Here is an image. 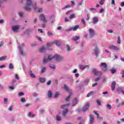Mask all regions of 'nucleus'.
<instances>
[{"label":"nucleus","instance_id":"obj_64","mask_svg":"<svg viewBox=\"0 0 124 124\" xmlns=\"http://www.w3.org/2000/svg\"><path fill=\"white\" fill-rule=\"evenodd\" d=\"M3 67H5V65H2L0 66V68H3Z\"/></svg>","mask_w":124,"mask_h":124},{"label":"nucleus","instance_id":"obj_53","mask_svg":"<svg viewBox=\"0 0 124 124\" xmlns=\"http://www.w3.org/2000/svg\"><path fill=\"white\" fill-rule=\"evenodd\" d=\"M54 44V43H49L47 44V46L49 47L50 46H52V45H53V44Z\"/></svg>","mask_w":124,"mask_h":124},{"label":"nucleus","instance_id":"obj_11","mask_svg":"<svg viewBox=\"0 0 124 124\" xmlns=\"http://www.w3.org/2000/svg\"><path fill=\"white\" fill-rule=\"evenodd\" d=\"M89 33H90V37H93V35H94L95 34L93 30L92 29L89 30Z\"/></svg>","mask_w":124,"mask_h":124},{"label":"nucleus","instance_id":"obj_59","mask_svg":"<svg viewBox=\"0 0 124 124\" xmlns=\"http://www.w3.org/2000/svg\"><path fill=\"white\" fill-rule=\"evenodd\" d=\"M67 51H70V47L68 45L67 46Z\"/></svg>","mask_w":124,"mask_h":124},{"label":"nucleus","instance_id":"obj_18","mask_svg":"<svg viewBox=\"0 0 124 124\" xmlns=\"http://www.w3.org/2000/svg\"><path fill=\"white\" fill-rule=\"evenodd\" d=\"M79 39H80V37L79 36H75L72 38V40H74V41H77Z\"/></svg>","mask_w":124,"mask_h":124},{"label":"nucleus","instance_id":"obj_50","mask_svg":"<svg viewBox=\"0 0 124 124\" xmlns=\"http://www.w3.org/2000/svg\"><path fill=\"white\" fill-rule=\"evenodd\" d=\"M4 43L3 42V41H1L0 43V47H1V46H3Z\"/></svg>","mask_w":124,"mask_h":124},{"label":"nucleus","instance_id":"obj_19","mask_svg":"<svg viewBox=\"0 0 124 124\" xmlns=\"http://www.w3.org/2000/svg\"><path fill=\"white\" fill-rule=\"evenodd\" d=\"M93 113H94V114H95V115H97V118L98 120H103L102 117H99V114L98 113H97L96 112L93 111Z\"/></svg>","mask_w":124,"mask_h":124},{"label":"nucleus","instance_id":"obj_16","mask_svg":"<svg viewBox=\"0 0 124 124\" xmlns=\"http://www.w3.org/2000/svg\"><path fill=\"white\" fill-rule=\"evenodd\" d=\"M93 24H95L98 22V18L97 17L95 16L93 18Z\"/></svg>","mask_w":124,"mask_h":124},{"label":"nucleus","instance_id":"obj_60","mask_svg":"<svg viewBox=\"0 0 124 124\" xmlns=\"http://www.w3.org/2000/svg\"><path fill=\"white\" fill-rule=\"evenodd\" d=\"M50 67H51V68H52V69H55V68H56V66H55V65H52V66H50Z\"/></svg>","mask_w":124,"mask_h":124},{"label":"nucleus","instance_id":"obj_31","mask_svg":"<svg viewBox=\"0 0 124 124\" xmlns=\"http://www.w3.org/2000/svg\"><path fill=\"white\" fill-rule=\"evenodd\" d=\"M59 95H60V92H56L54 95L55 98H57V97H58Z\"/></svg>","mask_w":124,"mask_h":124},{"label":"nucleus","instance_id":"obj_61","mask_svg":"<svg viewBox=\"0 0 124 124\" xmlns=\"http://www.w3.org/2000/svg\"><path fill=\"white\" fill-rule=\"evenodd\" d=\"M15 77H16V79L19 80V76H18V75H16Z\"/></svg>","mask_w":124,"mask_h":124},{"label":"nucleus","instance_id":"obj_62","mask_svg":"<svg viewBox=\"0 0 124 124\" xmlns=\"http://www.w3.org/2000/svg\"><path fill=\"white\" fill-rule=\"evenodd\" d=\"M13 109V106H11V107L9 108V110L10 111H12Z\"/></svg>","mask_w":124,"mask_h":124},{"label":"nucleus","instance_id":"obj_38","mask_svg":"<svg viewBox=\"0 0 124 124\" xmlns=\"http://www.w3.org/2000/svg\"><path fill=\"white\" fill-rule=\"evenodd\" d=\"M93 92H91L89 93H88L87 95V97H90V96H91V95H92V94H93Z\"/></svg>","mask_w":124,"mask_h":124},{"label":"nucleus","instance_id":"obj_39","mask_svg":"<svg viewBox=\"0 0 124 124\" xmlns=\"http://www.w3.org/2000/svg\"><path fill=\"white\" fill-rule=\"evenodd\" d=\"M117 92H121L122 93V91H123V88L122 87H118L117 89Z\"/></svg>","mask_w":124,"mask_h":124},{"label":"nucleus","instance_id":"obj_4","mask_svg":"<svg viewBox=\"0 0 124 124\" xmlns=\"http://www.w3.org/2000/svg\"><path fill=\"white\" fill-rule=\"evenodd\" d=\"M93 72L96 76H99L100 77L102 75V72L97 71L96 69H93Z\"/></svg>","mask_w":124,"mask_h":124},{"label":"nucleus","instance_id":"obj_7","mask_svg":"<svg viewBox=\"0 0 124 124\" xmlns=\"http://www.w3.org/2000/svg\"><path fill=\"white\" fill-rule=\"evenodd\" d=\"M40 19L44 22V23H47V20H46V18H45V16L43 15H41L40 16Z\"/></svg>","mask_w":124,"mask_h":124},{"label":"nucleus","instance_id":"obj_2","mask_svg":"<svg viewBox=\"0 0 124 124\" xmlns=\"http://www.w3.org/2000/svg\"><path fill=\"white\" fill-rule=\"evenodd\" d=\"M52 59H56V61H61L62 60V57H61L59 55H54V56L52 57V55H48V58L47 59L44 58L43 59V62L44 63H46L49 61H51Z\"/></svg>","mask_w":124,"mask_h":124},{"label":"nucleus","instance_id":"obj_30","mask_svg":"<svg viewBox=\"0 0 124 124\" xmlns=\"http://www.w3.org/2000/svg\"><path fill=\"white\" fill-rule=\"evenodd\" d=\"M54 43L57 45V46H60L61 45V43L59 41H56L54 42Z\"/></svg>","mask_w":124,"mask_h":124},{"label":"nucleus","instance_id":"obj_58","mask_svg":"<svg viewBox=\"0 0 124 124\" xmlns=\"http://www.w3.org/2000/svg\"><path fill=\"white\" fill-rule=\"evenodd\" d=\"M68 31H73V27H69V29H68Z\"/></svg>","mask_w":124,"mask_h":124},{"label":"nucleus","instance_id":"obj_15","mask_svg":"<svg viewBox=\"0 0 124 124\" xmlns=\"http://www.w3.org/2000/svg\"><path fill=\"white\" fill-rule=\"evenodd\" d=\"M40 53H44L46 51V49L44 46H43L42 48H40L39 50Z\"/></svg>","mask_w":124,"mask_h":124},{"label":"nucleus","instance_id":"obj_45","mask_svg":"<svg viewBox=\"0 0 124 124\" xmlns=\"http://www.w3.org/2000/svg\"><path fill=\"white\" fill-rule=\"evenodd\" d=\"M81 22L83 23V25L86 26V21H85V19L84 18L81 19Z\"/></svg>","mask_w":124,"mask_h":124},{"label":"nucleus","instance_id":"obj_49","mask_svg":"<svg viewBox=\"0 0 124 124\" xmlns=\"http://www.w3.org/2000/svg\"><path fill=\"white\" fill-rule=\"evenodd\" d=\"M7 101H8L7 98H5L4 99V103H5V104H7Z\"/></svg>","mask_w":124,"mask_h":124},{"label":"nucleus","instance_id":"obj_42","mask_svg":"<svg viewBox=\"0 0 124 124\" xmlns=\"http://www.w3.org/2000/svg\"><path fill=\"white\" fill-rule=\"evenodd\" d=\"M75 15L72 14V15H71L69 16V19H73V18H75Z\"/></svg>","mask_w":124,"mask_h":124},{"label":"nucleus","instance_id":"obj_40","mask_svg":"<svg viewBox=\"0 0 124 124\" xmlns=\"http://www.w3.org/2000/svg\"><path fill=\"white\" fill-rule=\"evenodd\" d=\"M6 59V56H2L0 57V61H3V60H5Z\"/></svg>","mask_w":124,"mask_h":124},{"label":"nucleus","instance_id":"obj_6","mask_svg":"<svg viewBox=\"0 0 124 124\" xmlns=\"http://www.w3.org/2000/svg\"><path fill=\"white\" fill-rule=\"evenodd\" d=\"M109 49H111V50H114L115 51H118L120 48L118 47V46L114 45H110L109 46Z\"/></svg>","mask_w":124,"mask_h":124},{"label":"nucleus","instance_id":"obj_35","mask_svg":"<svg viewBox=\"0 0 124 124\" xmlns=\"http://www.w3.org/2000/svg\"><path fill=\"white\" fill-rule=\"evenodd\" d=\"M117 43L118 44H121V37L120 36L118 37Z\"/></svg>","mask_w":124,"mask_h":124},{"label":"nucleus","instance_id":"obj_48","mask_svg":"<svg viewBox=\"0 0 124 124\" xmlns=\"http://www.w3.org/2000/svg\"><path fill=\"white\" fill-rule=\"evenodd\" d=\"M89 10H90V11H96V9L94 8H90Z\"/></svg>","mask_w":124,"mask_h":124},{"label":"nucleus","instance_id":"obj_47","mask_svg":"<svg viewBox=\"0 0 124 124\" xmlns=\"http://www.w3.org/2000/svg\"><path fill=\"white\" fill-rule=\"evenodd\" d=\"M24 93L23 92H20L18 93V96H23L24 95Z\"/></svg>","mask_w":124,"mask_h":124},{"label":"nucleus","instance_id":"obj_57","mask_svg":"<svg viewBox=\"0 0 124 124\" xmlns=\"http://www.w3.org/2000/svg\"><path fill=\"white\" fill-rule=\"evenodd\" d=\"M74 1H71V6H74Z\"/></svg>","mask_w":124,"mask_h":124},{"label":"nucleus","instance_id":"obj_44","mask_svg":"<svg viewBox=\"0 0 124 124\" xmlns=\"http://www.w3.org/2000/svg\"><path fill=\"white\" fill-rule=\"evenodd\" d=\"M47 35H48V36H53V35H54L53 34H52V32H47Z\"/></svg>","mask_w":124,"mask_h":124},{"label":"nucleus","instance_id":"obj_22","mask_svg":"<svg viewBox=\"0 0 124 124\" xmlns=\"http://www.w3.org/2000/svg\"><path fill=\"white\" fill-rule=\"evenodd\" d=\"M71 95H72V93H69V95H68V96L67 97L65 98L66 101H69V99H70V96H71Z\"/></svg>","mask_w":124,"mask_h":124},{"label":"nucleus","instance_id":"obj_14","mask_svg":"<svg viewBox=\"0 0 124 124\" xmlns=\"http://www.w3.org/2000/svg\"><path fill=\"white\" fill-rule=\"evenodd\" d=\"M90 122L91 124H93V122H94V118L93 117V116L92 115H90Z\"/></svg>","mask_w":124,"mask_h":124},{"label":"nucleus","instance_id":"obj_29","mask_svg":"<svg viewBox=\"0 0 124 124\" xmlns=\"http://www.w3.org/2000/svg\"><path fill=\"white\" fill-rule=\"evenodd\" d=\"M67 113H68V110H67V109H65V110L63 111V116H65L66 114H67Z\"/></svg>","mask_w":124,"mask_h":124},{"label":"nucleus","instance_id":"obj_24","mask_svg":"<svg viewBox=\"0 0 124 124\" xmlns=\"http://www.w3.org/2000/svg\"><path fill=\"white\" fill-rule=\"evenodd\" d=\"M94 52H95V55L96 56H98V48H97V47H96L95 48Z\"/></svg>","mask_w":124,"mask_h":124},{"label":"nucleus","instance_id":"obj_34","mask_svg":"<svg viewBox=\"0 0 124 124\" xmlns=\"http://www.w3.org/2000/svg\"><path fill=\"white\" fill-rule=\"evenodd\" d=\"M56 120L57 121H60L61 120H62V117H61V116H60L59 115H57L56 116Z\"/></svg>","mask_w":124,"mask_h":124},{"label":"nucleus","instance_id":"obj_36","mask_svg":"<svg viewBox=\"0 0 124 124\" xmlns=\"http://www.w3.org/2000/svg\"><path fill=\"white\" fill-rule=\"evenodd\" d=\"M21 102H23V103H25L26 102V99L24 97L21 98Z\"/></svg>","mask_w":124,"mask_h":124},{"label":"nucleus","instance_id":"obj_55","mask_svg":"<svg viewBox=\"0 0 124 124\" xmlns=\"http://www.w3.org/2000/svg\"><path fill=\"white\" fill-rule=\"evenodd\" d=\"M23 13L22 12L19 13V15L20 17H23Z\"/></svg>","mask_w":124,"mask_h":124},{"label":"nucleus","instance_id":"obj_3","mask_svg":"<svg viewBox=\"0 0 124 124\" xmlns=\"http://www.w3.org/2000/svg\"><path fill=\"white\" fill-rule=\"evenodd\" d=\"M100 67L101 68L103 71L104 72H107L108 69L107 68V64L105 62H102L99 65Z\"/></svg>","mask_w":124,"mask_h":124},{"label":"nucleus","instance_id":"obj_46","mask_svg":"<svg viewBox=\"0 0 124 124\" xmlns=\"http://www.w3.org/2000/svg\"><path fill=\"white\" fill-rule=\"evenodd\" d=\"M123 105H124V102H122V103L121 104H119L117 106V107H119L120 106H123Z\"/></svg>","mask_w":124,"mask_h":124},{"label":"nucleus","instance_id":"obj_63","mask_svg":"<svg viewBox=\"0 0 124 124\" xmlns=\"http://www.w3.org/2000/svg\"><path fill=\"white\" fill-rule=\"evenodd\" d=\"M69 19H68V18H67V17H65V22H69Z\"/></svg>","mask_w":124,"mask_h":124},{"label":"nucleus","instance_id":"obj_41","mask_svg":"<svg viewBox=\"0 0 124 124\" xmlns=\"http://www.w3.org/2000/svg\"><path fill=\"white\" fill-rule=\"evenodd\" d=\"M104 1L105 0H101L99 2V4H100V5H103V4H104Z\"/></svg>","mask_w":124,"mask_h":124},{"label":"nucleus","instance_id":"obj_27","mask_svg":"<svg viewBox=\"0 0 124 124\" xmlns=\"http://www.w3.org/2000/svg\"><path fill=\"white\" fill-rule=\"evenodd\" d=\"M30 74V76L32 77V78H35L36 76L35 75H34V74H33V73H32V71H31Z\"/></svg>","mask_w":124,"mask_h":124},{"label":"nucleus","instance_id":"obj_12","mask_svg":"<svg viewBox=\"0 0 124 124\" xmlns=\"http://www.w3.org/2000/svg\"><path fill=\"white\" fill-rule=\"evenodd\" d=\"M12 30L15 32L18 31V30H19V26H14L12 27Z\"/></svg>","mask_w":124,"mask_h":124},{"label":"nucleus","instance_id":"obj_37","mask_svg":"<svg viewBox=\"0 0 124 124\" xmlns=\"http://www.w3.org/2000/svg\"><path fill=\"white\" fill-rule=\"evenodd\" d=\"M14 68V67L13 66V63H10L9 64V69H13Z\"/></svg>","mask_w":124,"mask_h":124},{"label":"nucleus","instance_id":"obj_43","mask_svg":"<svg viewBox=\"0 0 124 124\" xmlns=\"http://www.w3.org/2000/svg\"><path fill=\"white\" fill-rule=\"evenodd\" d=\"M96 102L99 106H100V105H101V102H100V100H97Z\"/></svg>","mask_w":124,"mask_h":124},{"label":"nucleus","instance_id":"obj_1","mask_svg":"<svg viewBox=\"0 0 124 124\" xmlns=\"http://www.w3.org/2000/svg\"><path fill=\"white\" fill-rule=\"evenodd\" d=\"M31 7H33L34 10L37 9L38 12L39 13L42 12L43 11L42 8H36V3H35L34 4H33L31 2V0H26V5L24 7V9L27 11H31Z\"/></svg>","mask_w":124,"mask_h":124},{"label":"nucleus","instance_id":"obj_56","mask_svg":"<svg viewBox=\"0 0 124 124\" xmlns=\"http://www.w3.org/2000/svg\"><path fill=\"white\" fill-rule=\"evenodd\" d=\"M95 86H97V83H93L92 84V87H95Z\"/></svg>","mask_w":124,"mask_h":124},{"label":"nucleus","instance_id":"obj_21","mask_svg":"<svg viewBox=\"0 0 124 124\" xmlns=\"http://www.w3.org/2000/svg\"><path fill=\"white\" fill-rule=\"evenodd\" d=\"M39 80L41 82V83H44L45 81H46L44 78H39Z\"/></svg>","mask_w":124,"mask_h":124},{"label":"nucleus","instance_id":"obj_52","mask_svg":"<svg viewBox=\"0 0 124 124\" xmlns=\"http://www.w3.org/2000/svg\"><path fill=\"white\" fill-rule=\"evenodd\" d=\"M51 83H52V81L49 80V81L46 83V84L47 85V86H49V85L51 84Z\"/></svg>","mask_w":124,"mask_h":124},{"label":"nucleus","instance_id":"obj_28","mask_svg":"<svg viewBox=\"0 0 124 124\" xmlns=\"http://www.w3.org/2000/svg\"><path fill=\"white\" fill-rule=\"evenodd\" d=\"M18 48H19V51L21 54V55H24V52L22 50V48L21 47V46H19Z\"/></svg>","mask_w":124,"mask_h":124},{"label":"nucleus","instance_id":"obj_23","mask_svg":"<svg viewBox=\"0 0 124 124\" xmlns=\"http://www.w3.org/2000/svg\"><path fill=\"white\" fill-rule=\"evenodd\" d=\"M110 71L112 74H115V73H116L117 72V70H116V69H110Z\"/></svg>","mask_w":124,"mask_h":124},{"label":"nucleus","instance_id":"obj_13","mask_svg":"<svg viewBox=\"0 0 124 124\" xmlns=\"http://www.w3.org/2000/svg\"><path fill=\"white\" fill-rule=\"evenodd\" d=\"M77 103H78V99H77V98H75V99L73 100V106H75Z\"/></svg>","mask_w":124,"mask_h":124},{"label":"nucleus","instance_id":"obj_5","mask_svg":"<svg viewBox=\"0 0 124 124\" xmlns=\"http://www.w3.org/2000/svg\"><path fill=\"white\" fill-rule=\"evenodd\" d=\"M89 108H90V104L89 103H87L82 108V111L83 112H85V111L89 110Z\"/></svg>","mask_w":124,"mask_h":124},{"label":"nucleus","instance_id":"obj_9","mask_svg":"<svg viewBox=\"0 0 124 124\" xmlns=\"http://www.w3.org/2000/svg\"><path fill=\"white\" fill-rule=\"evenodd\" d=\"M89 65H79V68L81 70H84V69H86V68H89Z\"/></svg>","mask_w":124,"mask_h":124},{"label":"nucleus","instance_id":"obj_20","mask_svg":"<svg viewBox=\"0 0 124 124\" xmlns=\"http://www.w3.org/2000/svg\"><path fill=\"white\" fill-rule=\"evenodd\" d=\"M68 106H69V104L62 105L61 106V108H62V109H65V108L68 107Z\"/></svg>","mask_w":124,"mask_h":124},{"label":"nucleus","instance_id":"obj_10","mask_svg":"<svg viewBox=\"0 0 124 124\" xmlns=\"http://www.w3.org/2000/svg\"><path fill=\"white\" fill-rule=\"evenodd\" d=\"M64 89L65 91H66V92H68V93H72V90L69 89V88L68 87V86H66V85H65V84L64 85Z\"/></svg>","mask_w":124,"mask_h":124},{"label":"nucleus","instance_id":"obj_8","mask_svg":"<svg viewBox=\"0 0 124 124\" xmlns=\"http://www.w3.org/2000/svg\"><path fill=\"white\" fill-rule=\"evenodd\" d=\"M116 83L115 81H112L111 83V91H112V92H114V91H115V89L116 88Z\"/></svg>","mask_w":124,"mask_h":124},{"label":"nucleus","instance_id":"obj_33","mask_svg":"<svg viewBox=\"0 0 124 124\" xmlns=\"http://www.w3.org/2000/svg\"><path fill=\"white\" fill-rule=\"evenodd\" d=\"M71 7V5H67L64 7L62 8V9H66V8H70Z\"/></svg>","mask_w":124,"mask_h":124},{"label":"nucleus","instance_id":"obj_54","mask_svg":"<svg viewBox=\"0 0 124 124\" xmlns=\"http://www.w3.org/2000/svg\"><path fill=\"white\" fill-rule=\"evenodd\" d=\"M44 71H46V68H45V67H43L42 69V73H43V72H44Z\"/></svg>","mask_w":124,"mask_h":124},{"label":"nucleus","instance_id":"obj_17","mask_svg":"<svg viewBox=\"0 0 124 124\" xmlns=\"http://www.w3.org/2000/svg\"><path fill=\"white\" fill-rule=\"evenodd\" d=\"M53 95V93H52V91H48L47 93V96L48 98H51L52 97V96Z\"/></svg>","mask_w":124,"mask_h":124},{"label":"nucleus","instance_id":"obj_51","mask_svg":"<svg viewBox=\"0 0 124 124\" xmlns=\"http://www.w3.org/2000/svg\"><path fill=\"white\" fill-rule=\"evenodd\" d=\"M99 80H100V77H99L97 78H95L94 79V81H99Z\"/></svg>","mask_w":124,"mask_h":124},{"label":"nucleus","instance_id":"obj_25","mask_svg":"<svg viewBox=\"0 0 124 124\" xmlns=\"http://www.w3.org/2000/svg\"><path fill=\"white\" fill-rule=\"evenodd\" d=\"M28 116H29V117H34V116H35V114H33V113H32L31 112H29L28 113Z\"/></svg>","mask_w":124,"mask_h":124},{"label":"nucleus","instance_id":"obj_32","mask_svg":"<svg viewBox=\"0 0 124 124\" xmlns=\"http://www.w3.org/2000/svg\"><path fill=\"white\" fill-rule=\"evenodd\" d=\"M107 108H108V110H111V109H112V107L111 106V105L107 104Z\"/></svg>","mask_w":124,"mask_h":124},{"label":"nucleus","instance_id":"obj_26","mask_svg":"<svg viewBox=\"0 0 124 124\" xmlns=\"http://www.w3.org/2000/svg\"><path fill=\"white\" fill-rule=\"evenodd\" d=\"M79 29V25H76L75 27H73V31H77Z\"/></svg>","mask_w":124,"mask_h":124}]
</instances>
